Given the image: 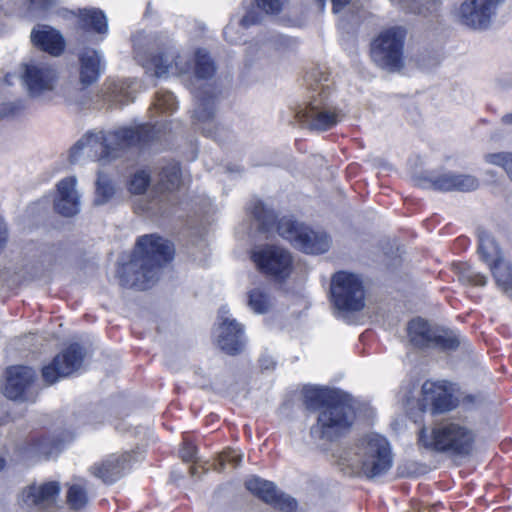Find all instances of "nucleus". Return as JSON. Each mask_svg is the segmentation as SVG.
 Listing matches in <instances>:
<instances>
[{"instance_id": "16", "label": "nucleus", "mask_w": 512, "mask_h": 512, "mask_svg": "<svg viewBox=\"0 0 512 512\" xmlns=\"http://www.w3.org/2000/svg\"><path fill=\"white\" fill-rule=\"evenodd\" d=\"M85 351L77 343L71 344L53 361L42 368V378L47 385L56 383L60 378L68 377L78 371L83 363Z\"/></svg>"}, {"instance_id": "25", "label": "nucleus", "mask_w": 512, "mask_h": 512, "mask_svg": "<svg viewBox=\"0 0 512 512\" xmlns=\"http://www.w3.org/2000/svg\"><path fill=\"white\" fill-rule=\"evenodd\" d=\"M303 404L308 410H319L337 401L342 394L325 387L305 386L302 390Z\"/></svg>"}, {"instance_id": "32", "label": "nucleus", "mask_w": 512, "mask_h": 512, "mask_svg": "<svg viewBox=\"0 0 512 512\" xmlns=\"http://www.w3.org/2000/svg\"><path fill=\"white\" fill-rule=\"evenodd\" d=\"M246 488L262 501L269 503L273 501L277 491L276 486L267 480L253 476L245 482Z\"/></svg>"}, {"instance_id": "48", "label": "nucleus", "mask_w": 512, "mask_h": 512, "mask_svg": "<svg viewBox=\"0 0 512 512\" xmlns=\"http://www.w3.org/2000/svg\"><path fill=\"white\" fill-rule=\"evenodd\" d=\"M224 37L230 43H238L241 40V37L236 35V27L232 24L225 27Z\"/></svg>"}, {"instance_id": "54", "label": "nucleus", "mask_w": 512, "mask_h": 512, "mask_svg": "<svg viewBox=\"0 0 512 512\" xmlns=\"http://www.w3.org/2000/svg\"><path fill=\"white\" fill-rule=\"evenodd\" d=\"M501 122L504 125H512V111L502 116Z\"/></svg>"}, {"instance_id": "11", "label": "nucleus", "mask_w": 512, "mask_h": 512, "mask_svg": "<svg viewBox=\"0 0 512 512\" xmlns=\"http://www.w3.org/2000/svg\"><path fill=\"white\" fill-rule=\"evenodd\" d=\"M331 298L334 307L342 312H356L365 306L361 279L352 273L340 271L331 280Z\"/></svg>"}, {"instance_id": "53", "label": "nucleus", "mask_w": 512, "mask_h": 512, "mask_svg": "<svg viewBox=\"0 0 512 512\" xmlns=\"http://www.w3.org/2000/svg\"><path fill=\"white\" fill-rule=\"evenodd\" d=\"M7 238V228L3 220L0 218V249L4 246Z\"/></svg>"}, {"instance_id": "19", "label": "nucleus", "mask_w": 512, "mask_h": 512, "mask_svg": "<svg viewBox=\"0 0 512 512\" xmlns=\"http://www.w3.org/2000/svg\"><path fill=\"white\" fill-rule=\"evenodd\" d=\"M60 491L57 481L32 483L22 490L20 500L28 507L46 510L55 506Z\"/></svg>"}, {"instance_id": "3", "label": "nucleus", "mask_w": 512, "mask_h": 512, "mask_svg": "<svg viewBox=\"0 0 512 512\" xmlns=\"http://www.w3.org/2000/svg\"><path fill=\"white\" fill-rule=\"evenodd\" d=\"M339 464L361 472L369 479L386 474L393 464V454L388 440L376 433L366 434L351 448L333 454Z\"/></svg>"}, {"instance_id": "6", "label": "nucleus", "mask_w": 512, "mask_h": 512, "mask_svg": "<svg viewBox=\"0 0 512 512\" xmlns=\"http://www.w3.org/2000/svg\"><path fill=\"white\" fill-rule=\"evenodd\" d=\"M419 440L426 448L467 455L472 451L475 434L459 420H446L436 425L430 433L422 429Z\"/></svg>"}, {"instance_id": "8", "label": "nucleus", "mask_w": 512, "mask_h": 512, "mask_svg": "<svg viewBox=\"0 0 512 512\" xmlns=\"http://www.w3.org/2000/svg\"><path fill=\"white\" fill-rule=\"evenodd\" d=\"M406 30L392 27L382 31L371 43L373 62L388 71L399 70L403 65V48Z\"/></svg>"}, {"instance_id": "9", "label": "nucleus", "mask_w": 512, "mask_h": 512, "mask_svg": "<svg viewBox=\"0 0 512 512\" xmlns=\"http://www.w3.org/2000/svg\"><path fill=\"white\" fill-rule=\"evenodd\" d=\"M276 229L281 237L307 254L325 253L331 244V240L326 233L314 231L288 217L281 218Z\"/></svg>"}, {"instance_id": "10", "label": "nucleus", "mask_w": 512, "mask_h": 512, "mask_svg": "<svg viewBox=\"0 0 512 512\" xmlns=\"http://www.w3.org/2000/svg\"><path fill=\"white\" fill-rule=\"evenodd\" d=\"M20 78L30 98L46 100L57 86L58 72L46 62L31 60L21 66Z\"/></svg>"}, {"instance_id": "52", "label": "nucleus", "mask_w": 512, "mask_h": 512, "mask_svg": "<svg viewBox=\"0 0 512 512\" xmlns=\"http://www.w3.org/2000/svg\"><path fill=\"white\" fill-rule=\"evenodd\" d=\"M483 400L481 395L467 394L462 398V402L466 405L477 404Z\"/></svg>"}, {"instance_id": "21", "label": "nucleus", "mask_w": 512, "mask_h": 512, "mask_svg": "<svg viewBox=\"0 0 512 512\" xmlns=\"http://www.w3.org/2000/svg\"><path fill=\"white\" fill-rule=\"evenodd\" d=\"M424 400L431 403L436 412H446L457 406L458 399L453 395L452 384L446 381L427 380L422 385Z\"/></svg>"}, {"instance_id": "2", "label": "nucleus", "mask_w": 512, "mask_h": 512, "mask_svg": "<svg viewBox=\"0 0 512 512\" xmlns=\"http://www.w3.org/2000/svg\"><path fill=\"white\" fill-rule=\"evenodd\" d=\"M154 126L122 127L114 131L87 133L71 148L70 159L76 162L84 155L92 160L108 161L126 148L144 145L156 138Z\"/></svg>"}, {"instance_id": "27", "label": "nucleus", "mask_w": 512, "mask_h": 512, "mask_svg": "<svg viewBox=\"0 0 512 512\" xmlns=\"http://www.w3.org/2000/svg\"><path fill=\"white\" fill-rule=\"evenodd\" d=\"M478 254L489 269L492 268V265L507 260L495 238L486 231H479Z\"/></svg>"}, {"instance_id": "1", "label": "nucleus", "mask_w": 512, "mask_h": 512, "mask_svg": "<svg viewBox=\"0 0 512 512\" xmlns=\"http://www.w3.org/2000/svg\"><path fill=\"white\" fill-rule=\"evenodd\" d=\"M172 257L173 246L169 241L153 234L139 237L130 261L118 271L121 284L140 290L150 288L163 264Z\"/></svg>"}, {"instance_id": "30", "label": "nucleus", "mask_w": 512, "mask_h": 512, "mask_svg": "<svg viewBox=\"0 0 512 512\" xmlns=\"http://www.w3.org/2000/svg\"><path fill=\"white\" fill-rule=\"evenodd\" d=\"M453 270L458 280L465 285L483 287L487 284V276L475 271L469 264L459 262L453 264Z\"/></svg>"}, {"instance_id": "14", "label": "nucleus", "mask_w": 512, "mask_h": 512, "mask_svg": "<svg viewBox=\"0 0 512 512\" xmlns=\"http://www.w3.org/2000/svg\"><path fill=\"white\" fill-rule=\"evenodd\" d=\"M252 259L262 273L279 281L289 277L293 269L292 255L277 245L256 247Z\"/></svg>"}, {"instance_id": "4", "label": "nucleus", "mask_w": 512, "mask_h": 512, "mask_svg": "<svg viewBox=\"0 0 512 512\" xmlns=\"http://www.w3.org/2000/svg\"><path fill=\"white\" fill-rule=\"evenodd\" d=\"M312 95L308 106L297 112L300 121L307 123L312 129L327 130L337 124L339 114L325 102L331 88V81L326 71L315 68L306 75Z\"/></svg>"}, {"instance_id": "50", "label": "nucleus", "mask_w": 512, "mask_h": 512, "mask_svg": "<svg viewBox=\"0 0 512 512\" xmlns=\"http://www.w3.org/2000/svg\"><path fill=\"white\" fill-rule=\"evenodd\" d=\"M22 109V107L19 104L16 103H8L5 104L3 107V112L0 113L1 116H8V115H16L19 113V111Z\"/></svg>"}, {"instance_id": "55", "label": "nucleus", "mask_w": 512, "mask_h": 512, "mask_svg": "<svg viewBox=\"0 0 512 512\" xmlns=\"http://www.w3.org/2000/svg\"><path fill=\"white\" fill-rule=\"evenodd\" d=\"M163 201V198L162 196L159 197V200L154 204V203H151V205L147 206L145 209L148 210V211H153L155 210L156 208V205H158L159 203H161Z\"/></svg>"}, {"instance_id": "22", "label": "nucleus", "mask_w": 512, "mask_h": 512, "mask_svg": "<svg viewBox=\"0 0 512 512\" xmlns=\"http://www.w3.org/2000/svg\"><path fill=\"white\" fill-rule=\"evenodd\" d=\"M31 41L40 50L52 56H59L65 48L62 35L47 25H37L31 31Z\"/></svg>"}, {"instance_id": "13", "label": "nucleus", "mask_w": 512, "mask_h": 512, "mask_svg": "<svg viewBox=\"0 0 512 512\" xmlns=\"http://www.w3.org/2000/svg\"><path fill=\"white\" fill-rule=\"evenodd\" d=\"M503 0H464L454 11L457 21L472 30H487Z\"/></svg>"}, {"instance_id": "31", "label": "nucleus", "mask_w": 512, "mask_h": 512, "mask_svg": "<svg viewBox=\"0 0 512 512\" xmlns=\"http://www.w3.org/2000/svg\"><path fill=\"white\" fill-rule=\"evenodd\" d=\"M194 68L195 76L199 79L211 78L215 73V65L211 57L204 49H198L191 56V68Z\"/></svg>"}, {"instance_id": "17", "label": "nucleus", "mask_w": 512, "mask_h": 512, "mask_svg": "<svg viewBox=\"0 0 512 512\" xmlns=\"http://www.w3.org/2000/svg\"><path fill=\"white\" fill-rule=\"evenodd\" d=\"M417 184L423 188L450 192H471L478 189L480 181L470 174L446 172L437 176L419 178Z\"/></svg>"}, {"instance_id": "37", "label": "nucleus", "mask_w": 512, "mask_h": 512, "mask_svg": "<svg viewBox=\"0 0 512 512\" xmlns=\"http://www.w3.org/2000/svg\"><path fill=\"white\" fill-rule=\"evenodd\" d=\"M248 306L258 314H264L272 306L269 294L261 288H255L248 293Z\"/></svg>"}, {"instance_id": "47", "label": "nucleus", "mask_w": 512, "mask_h": 512, "mask_svg": "<svg viewBox=\"0 0 512 512\" xmlns=\"http://www.w3.org/2000/svg\"><path fill=\"white\" fill-rule=\"evenodd\" d=\"M259 19H260L259 13L255 9H252V10L248 11L246 13V15H244L242 17V19L240 20V25L243 28H248L251 25L258 23Z\"/></svg>"}, {"instance_id": "51", "label": "nucleus", "mask_w": 512, "mask_h": 512, "mask_svg": "<svg viewBox=\"0 0 512 512\" xmlns=\"http://www.w3.org/2000/svg\"><path fill=\"white\" fill-rule=\"evenodd\" d=\"M115 92H119V101L122 103H127L133 100V96L123 86L117 88Z\"/></svg>"}, {"instance_id": "57", "label": "nucleus", "mask_w": 512, "mask_h": 512, "mask_svg": "<svg viewBox=\"0 0 512 512\" xmlns=\"http://www.w3.org/2000/svg\"><path fill=\"white\" fill-rule=\"evenodd\" d=\"M5 465H6L5 459L0 457V471H2L4 469Z\"/></svg>"}, {"instance_id": "24", "label": "nucleus", "mask_w": 512, "mask_h": 512, "mask_svg": "<svg viewBox=\"0 0 512 512\" xmlns=\"http://www.w3.org/2000/svg\"><path fill=\"white\" fill-rule=\"evenodd\" d=\"M195 98L197 103L193 117L196 124L199 125L204 134L212 136L214 133L212 127H214L213 119L215 114L214 97L204 91L195 93Z\"/></svg>"}, {"instance_id": "23", "label": "nucleus", "mask_w": 512, "mask_h": 512, "mask_svg": "<svg viewBox=\"0 0 512 512\" xmlns=\"http://www.w3.org/2000/svg\"><path fill=\"white\" fill-rule=\"evenodd\" d=\"M128 461L127 454H112L99 464L90 468L93 476L101 479L106 484H111L120 479Z\"/></svg>"}, {"instance_id": "12", "label": "nucleus", "mask_w": 512, "mask_h": 512, "mask_svg": "<svg viewBox=\"0 0 512 512\" xmlns=\"http://www.w3.org/2000/svg\"><path fill=\"white\" fill-rule=\"evenodd\" d=\"M407 331L410 342L418 348L451 351L457 349L460 343L453 331L443 327L431 326L421 318L411 320Z\"/></svg>"}, {"instance_id": "7", "label": "nucleus", "mask_w": 512, "mask_h": 512, "mask_svg": "<svg viewBox=\"0 0 512 512\" xmlns=\"http://www.w3.org/2000/svg\"><path fill=\"white\" fill-rule=\"evenodd\" d=\"M354 421V409L342 395L321 409L317 422L311 427V435L320 440L335 441L350 432Z\"/></svg>"}, {"instance_id": "44", "label": "nucleus", "mask_w": 512, "mask_h": 512, "mask_svg": "<svg viewBox=\"0 0 512 512\" xmlns=\"http://www.w3.org/2000/svg\"><path fill=\"white\" fill-rule=\"evenodd\" d=\"M242 461V454L236 453L233 450L224 451L219 456V467L216 470L222 471L226 463L238 467Z\"/></svg>"}, {"instance_id": "36", "label": "nucleus", "mask_w": 512, "mask_h": 512, "mask_svg": "<svg viewBox=\"0 0 512 512\" xmlns=\"http://www.w3.org/2000/svg\"><path fill=\"white\" fill-rule=\"evenodd\" d=\"M114 194L115 187L111 179L102 172H99L96 181V195L94 199V204H106L114 196Z\"/></svg>"}, {"instance_id": "43", "label": "nucleus", "mask_w": 512, "mask_h": 512, "mask_svg": "<svg viewBox=\"0 0 512 512\" xmlns=\"http://www.w3.org/2000/svg\"><path fill=\"white\" fill-rule=\"evenodd\" d=\"M268 504L286 512L294 511L297 507V502L295 499L289 495L279 493L278 490L275 493L273 501L269 502Z\"/></svg>"}, {"instance_id": "5", "label": "nucleus", "mask_w": 512, "mask_h": 512, "mask_svg": "<svg viewBox=\"0 0 512 512\" xmlns=\"http://www.w3.org/2000/svg\"><path fill=\"white\" fill-rule=\"evenodd\" d=\"M134 53L136 60L156 77L181 75L191 70V55L179 54L172 48H160L153 52L154 45L147 42L139 33L134 39Z\"/></svg>"}, {"instance_id": "20", "label": "nucleus", "mask_w": 512, "mask_h": 512, "mask_svg": "<svg viewBox=\"0 0 512 512\" xmlns=\"http://www.w3.org/2000/svg\"><path fill=\"white\" fill-rule=\"evenodd\" d=\"M76 186V176L65 177L56 186L54 208L62 216L72 217L80 211L81 196Z\"/></svg>"}, {"instance_id": "29", "label": "nucleus", "mask_w": 512, "mask_h": 512, "mask_svg": "<svg viewBox=\"0 0 512 512\" xmlns=\"http://www.w3.org/2000/svg\"><path fill=\"white\" fill-rule=\"evenodd\" d=\"M181 171L178 163H169L161 168L154 186L156 193L173 192L180 186Z\"/></svg>"}, {"instance_id": "58", "label": "nucleus", "mask_w": 512, "mask_h": 512, "mask_svg": "<svg viewBox=\"0 0 512 512\" xmlns=\"http://www.w3.org/2000/svg\"><path fill=\"white\" fill-rule=\"evenodd\" d=\"M262 366H263L264 368H266V369H269V367H270L269 365H264V363H262Z\"/></svg>"}, {"instance_id": "28", "label": "nucleus", "mask_w": 512, "mask_h": 512, "mask_svg": "<svg viewBox=\"0 0 512 512\" xmlns=\"http://www.w3.org/2000/svg\"><path fill=\"white\" fill-rule=\"evenodd\" d=\"M78 26L84 31H94L99 34L107 33V19L103 11L98 8H84L78 10Z\"/></svg>"}, {"instance_id": "38", "label": "nucleus", "mask_w": 512, "mask_h": 512, "mask_svg": "<svg viewBox=\"0 0 512 512\" xmlns=\"http://www.w3.org/2000/svg\"><path fill=\"white\" fill-rule=\"evenodd\" d=\"M150 183V175L144 170H139L131 176L128 182V190L132 194L140 195L147 190Z\"/></svg>"}, {"instance_id": "18", "label": "nucleus", "mask_w": 512, "mask_h": 512, "mask_svg": "<svg viewBox=\"0 0 512 512\" xmlns=\"http://www.w3.org/2000/svg\"><path fill=\"white\" fill-rule=\"evenodd\" d=\"M4 394L12 400H31L30 388L36 379L35 371L26 366H12L6 372Z\"/></svg>"}, {"instance_id": "56", "label": "nucleus", "mask_w": 512, "mask_h": 512, "mask_svg": "<svg viewBox=\"0 0 512 512\" xmlns=\"http://www.w3.org/2000/svg\"><path fill=\"white\" fill-rule=\"evenodd\" d=\"M190 473H191L192 476H195L198 473L197 467L196 466H191L190 467Z\"/></svg>"}, {"instance_id": "15", "label": "nucleus", "mask_w": 512, "mask_h": 512, "mask_svg": "<svg viewBox=\"0 0 512 512\" xmlns=\"http://www.w3.org/2000/svg\"><path fill=\"white\" fill-rule=\"evenodd\" d=\"M216 342L221 351L232 356L243 352L246 345L243 325L230 316L226 307L219 310Z\"/></svg>"}, {"instance_id": "49", "label": "nucleus", "mask_w": 512, "mask_h": 512, "mask_svg": "<svg viewBox=\"0 0 512 512\" xmlns=\"http://www.w3.org/2000/svg\"><path fill=\"white\" fill-rule=\"evenodd\" d=\"M195 453H196V447L193 446L192 444L187 443L181 449L180 456L184 461L189 462L194 459Z\"/></svg>"}, {"instance_id": "42", "label": "nucleus", "mask_w": 512, "mask_h": 512, "mask_svg": "<svg viewBox=\"0 0 512 512\" xmlns=\"http://www.w3.org/2000/svg\"><path fill=\"white\" fill-rule=\"evenodd\" d=\"M56 4V0H28L27 16L37 18L42 16Z\"/></svg>"}, {"instance_id": "26", "label": "nucleus", "mask_w": 512, "mask_h": 512, "mask_svg": "<svg viewBox=\"0 0 512 512\" xmlns=\"http://www.w3.org/2000/svg\"><path fill=\"white\" fill-rule=\"evenodd\" d=\"M80 83L87 87L95 83L101 73V57L96 50L86 49L80 54Z\"/></svg>"}, {"instance_id": "45", "label": "nucleus", "mask_w": 512, "mask_h": 512, "mask_svg": "<svg viewBox=\"0 0 512 512\" xmlns=\"http://www.w3.org/2000/svg\"><path fill=\"white\" fill-rule=\"evenodd\" d=\"M257 6L266 13L277 14L282 10L286 0H255Z\"/></svg>"}, {"instance_id": "33", "label": "nucleus", "mask_w": 512, "mask_h": 512, "mask_svg": "<svg viewBox=\"0 0 512 512\" xmlns=\"http://www.w3.org/2000/svg\"><path fill=\"white\" fill-rule=\"evenodd\" d=\"M67 502L74 510H79L87 504L88 495L84 479H74L68 484Z\"/></svg>"}, {"instance_id": "41", "label": "nucleus", "mask_w": 512, "mask_h": 512, "mask_svg": "<svg viewBox=\"0 0 512 512\" xmlns=\"http://www.w3.org/2000/svg\"><path fill=\"white\" fill-rule=\"evenodd\" d=\"M153 108L160 113H171L177 108V102L171 92H158Z\"/></svg>"}, {"instance_id": "39", "label": "nucleus", "mask_w": 512, "mask_h": 512, "mask_svg": "<svg viewBox=\"0 0 512 512\" xmlns=\"http://www.w3.org/2000/svg\"><path fill=\"white\" fill-rule=\"evenodd\" d=\"M21 456L24 460L38 459L42 456L47 457L51 453L46 443L37 441L33 443H27L20 449Z\"/></svg>"}, {"instance_id": "46", "label": "nucleus", "mask_w": 512, "mask_h": 512, "mask_svg": "<svg viewBox=\"0 0 512 512\" xmlns=\"http://www.w3.org/2000/svg\"><path fill=\"white\" fill-rule=\"evenodd\" d=\"M326 0H315L318 3L321 10L325 7ZM333 13L338 14L345 9L351 2V0H331Z\"/></svg>"}, {"instance_id": "35", "label": "nucleus", "mask_w": 512, "mask_h": 512, "mask_svg": "<svg viewBox=\"0 0 512 512\" xmlns=\"http://www.w3.org/2000/svg\"><path fill=\"white\" fill-rule=\"evenodd\" d=\"M251 214L258 223L259 230L270 232L276 223V215L261 201H255L251 205Z\"/></svg>"}, {"instance_id": "34", "label": "nucleus", "mask_w": 512, "mask_h": 512, "mask_svg": "<svg viewBox=\"0 0 512 512\" xmlns=\"http://www.w3.org/2000/svg\"><path fill=\"white\" fill-rule=\"evenodd\" d=\"M490 271L498 288L505 293L512 291V263L508 259L492 265Z\"/></svg>"}, {"instance_id": "40", "label": "nucleus", "mask_w": 512, "mask_h": 512, "mask_svg": "<svg viewBox=\"0 0 512 512\" xmlns=\"http://www.w3.org/2000/svg\"><path fill=\"white\" fill-rule=\"evenodd\" d=\"M485 161L489 164L502 167L512 180V153L498 152L485 155Z\"/></svg>"}]
</instances>
